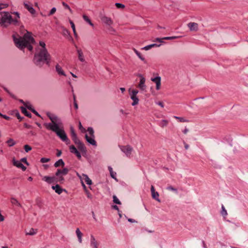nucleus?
<instances>
[{"label": "nucleus", "instance_id": "nucleus-1", "mask_svg": "<svg viewBox=\"0 0 248 248\" xmlns=\"http://www.w3.org/2000/svg\"><path fill=\"white\" fill-rule=\"evenodd\" d=\"M47 116L51 121V123H45L44 125L49 130L56 133L57 135L67 144L70 143V140L64 132L61 120L57 116L49 112L47 113Z\"/></svg>", "mask_w": 248, "mask_h": 248}, {"label": "nucleus", "instance_id": "nucleus-2", "mask_svg": "<svg viewBox=\"0 0 248 248\" xmlns=\"http://www.w3.org/2000/svg\"><path fill=\"white\" fill-rule=\"evenodd\" d=\"M34 62L38 66L42 67L45 63L48 64L51 61V56L48 53L44 42L40 41L36 48Z\"/></svg>", "mask_w": 248, "mask_h": 248}, {"label": "nucleus", "instance_id": "nucleus-3", "mask_svg": "<svg viewBox=\"0 0 248 248\" xmlns=\"http://www.w3.org/2000/svg\"><path fill=\"white\" fill-rule=\"evenodd\" d=\"M14 43L18 48L20 49H23L27 47L30 51H31L33 47L31 44L34 42V40L31 36V33L26 31L23 37L19 36L18 35H14L13 36Z\"/></svg>", "mask_w": 248, "mask_h": 248}, {"label": "nucleus", "instance_id": "nucleus-4", "mask_svg": "<svg viewBox=\"0 0 248 248\" xmlns=\"http://www.w3.org/2000/svg\"><path fill=\"white\" fill-rule=\"evenodd\" d=\"M15 15L13 17L8 12H1L0 13V26L2 28H7L11 24L18 25L19 23L20 15L17 12L13 13Z\"/></svg>", "mask_w": 248, "mask_h": 248}, {"label": "nucleus", "instance_id": "nucleus-5", "mask_svg": "<svg viewBox=\"0 0 248 248\" xmlns=\"http://www.w3.org/2000/svg\"><path fill=\"white\" fill-rule=\"evenodd\" d=\"M102 23L107 27L108 31L111 34L116 32L115 29L113 28L114 21L112 19L107 16L103 15L101 17Z\"/></svg>", "mask_w": 248, "mask_h": 248}, {"label": "nucleus", "instance_id": "nucleus-6", "mask_svg": "<svg viewBox=\"0 0 248 248\" xmlns=\"http://www.w3.org/2000/svg\"><path fill=\"white\" fill-rule=\"evenodd\" d=\"M70 131L72 139L75 143L77 145L78 149L81 152H85V147L84 144L78 139L77 134L74 131V128L72 126L70 127Z\"/></svg>", "mask_w": 248, "mask_h": 248}, {"label": "nucleus", "instance_id": "nucleus-7", "mask_svg": "<svg viewBox=\"0 0 248 248\" xmlns=\"http://www.w3.org/2000/svg\"><path fill=\"white\" fill-rule=\"evenodd\" d=\"M87 131L89 136L87 134L85 135V139L87 141L93 146H96V142L94 140V131L93 128L88 127Z\"/></svg>", "mask_w": 248, "mask_h": 248}, {"label": "nucleus", "instance_id": "nucleus-8", "mask_svg": "<svg viewBox=\"0 0 248 248\" xmlns=\"http://www.w3.org/2000/svg\"><path fill=\"white\" fill-rule=\"evenodd\" d=\"M69 171L67 168H63V170H58L56 172V176L57 177V181L62 183L64 181L63 176L66 175Z\"/></svg>", "mask_w": 248, "mask_h": 248}, {"label": "nucleus", "instance_id": "nucleus-9", "mask_svg": "<svg viewBox=\"0 0 248 248\" xmlns=\"http://www.w3.org/2000/svg\"><path fill=\"white\" fill-rule=\"evenodd\" d=\"M121 150L127 157H130L133 151V148L129 145L122 146L120 147Z\"/></svg>", "mask_w": 248, "mask_h": 248}, {"label": "nucleus", "instance_id": "nucleus-10", "mask_svg": "<svg viewBox=\"0 0 248 248\" xmlns=\"http://www.w3.org/2000/svg\"><path fill=\"white\" fill-rule=\"evenodd\" d=\"M140 78V82L138 85V87L142 91H144L146 90V86L145 85V78L143 75L139 74L138 75Z\"/></svg>", "mask_w": 248, "mask_h": 248}, {"label": "nucleus", "instance_id": "nucleus-11", "mask_svg": "<svg viewBox=\"0 0 248 248\" xmlns=\"http://www.w3.org/2000/svg\"><path fill=\"white\" fill-rule=\"evenodd\" d=\"M24 7L28 10V11L32 15H34L36 11L33 8L32 4L28 1H25L23 2Z\"/></svg>", "mask_w": 248, "mask_h": 248}, {"label": "nucleus", "instance_id": "nucleus-12", "mask_svg": "<svg viewBox=\"0 0 248 248\" xmlns=\"http://www.w3.org/2000/svg\"><path fill=\"white\" fill-rule=\"evenodd\" d=\"M151 81H152L155 84L156 90L157 91L159 90L161 88V77L158 76L154 78H152Z\"/></svg>", "mask_w": 248, "mask_h": 248}, {"label": "nucleus", "instance_id": "nucleus-13", "mask_svg": "<svg viewBox=\"0 0 248 248\" xmlns=\"http://www.w3.org/2000/svg\"><path fill=\"white\" fill-rule=\"evenodd\" d=\"M13 164L14 166L18 168H20L22 170L25 171L26 170V167H25L21 162L20 161L16 160L15 158L12 159Z\"/></svg>", "mask_w": 248, "mask_h": 248}, {"label": "nucleus", "instance_id": "nucleus-14", "mask_svg": "<svg viewBox=\"0 0 248 248\" xmlns=\"http://www.w3.org/2000/svg\"><path fill=\"white\" fill-rule=\"evenodd\" d=\"M187 26L192 31H197L199 30L198 24L195 22H190L188 23Z\"/></svg>", "mask_w": 248, "mask_h": 248}, {"label": "nucleus", "instance_id": "nucleus-15", "mask_svg": "<svg viewBox=\"0 0 248 248\" xmlns=\"http://www.w3.org/2000/svg\"><path fill=\"white\" fill-rule=\"evenodd\" d=\"M90 246L91 248H98V244L94 236L91 235Z\"/></svg>", "mask_w": 248, "mask_h": 248}, {"label": "nucleus", "instance_id": "nucleus-16", "mask_svg": "<svg viewBox=\"0 0 248 248\" xmlns=\"http://www.w3.org/2000/svg\"><path fill=\"white\" fill-rule=\"evenodd\" d=\"M69 150L71 153L75 154L78 158H81V156L80 153L74 145L70 146Z\"/></svg>", "mask_w": 248, "mask_h": 248}, {"label": "nucleus", "instance_id": "nucleus-17", "mask_svg": "<svg viewBox=\"0 0 248 248\" xmlns=\"http://www.w3.org/2000/svg\"><path fill=\"white\" fill-rule=\"evenodd\" d=\"M10 202L13 205H16L19 207H22V205L16 198L14 197L10 198Z\"/></svg>", "mask_w": 248, "mask_h": 248}, {"label": "nucleus", "instance_id": "nucleus-18", "mask_svg": "<svg viewBox=\"0 0 248 248\" xmlns=\"http://www.w3.org/2000/svg\"><path fill=\"white\" fill-rule=\"evenodd\" d=\"M52 188L58 194H61L62 191H65V189H62L59 185L52 186Z\"/></svg>", "mask_w": 248, "mask_h": 248}, {"label": "nucleus", "instance_id": "nucleus-19", "mask_svg": "<svg viewBox=\"0 0 248 248\" xmlns=\"http://www.w3.org/2000/svg\"><path fill=\"white\" fill-rule=\"evenodd\" d=\"M37 229L34 228H30L28 231H25V235H34L37 232Z\"/></svg>", "mask_w": 248, "mask_h": 248}, {"label": "nucleus", "instance_id": "nucleus-20", "mask_svg": "<svg viewBox=\"0 0 248 248\" xmlns=\"http://www.w3.org/2000/svg\"><path fill=\"white\" fill-rule=\"evenodd\" d=\"M76 233L78 238V241L79 243H81L82 242V236L83 234L80 231L79 228H77L76 230Z\"/></svg>", "mask_w": 248, "mask_h": 248}, {"label": "nucleus", "instance_id": "nucleus-21", "mask_svg": "<svg viewBox=\"0 0 248 248\" xmlns=\"http://www.w3.org/2000/svg\"><path fill=\"white\" fill-rule=\"evenodd\" d=\"M42 180L47 183L51 184L55 181V177L45 176L43 177Z\"/></svg>", "mask_w": 248, "mask_h": 248}, {"label": "nucleus", "instance_id": "nucleus-22", "mask_svg": "<svg viewBox=\"0 0 248 248\" xmlns=\"http://www.w3.org/2000/svg\"><path fill=\"white\" fill-rule=\"evenodd\" d=\"M56 70L59 75L66 76V74L60 65L57 64L56 65Z\"/></svg>", "mask_w": 248, "mask_h": 248}, {"label": "nucleus", "instance_id": "nucleus-23", "mask_svg": "<svg viewBox=\"0 0 248 248\" xmlns=\"http://www.w3.org/2000/svg\"><path fill=\"white\" fill-rule=\"evenodd\" d=\"M131 99L132 100V106H134L139 104V99L137 95H130Z\"/></svg>", "mask_w": 248, "mask_h": 248}, {"label": "nucleus", "instance_id": "nucleus-24", "mask_svg": "<svg viewBox=\"0 0 248 248\" xmlns=\"http://www.w3.org/2000/svg\"><path fill=\"white\" fill-rule=\"evenodd\" d=\"M82 181L84 180L87 185H91L92 184V180L89 178L88 176L86 174H82Z\"/></svg>", "mask_w": 248, "mask_h": 248}, {"label": "nucleus", "instance_id": "nucleus-25", "mask_svg": "<svg viewBox=\"0 0 248 248\" xmlns=\"http://www.w3.org/2000/svg\"><path fill=\"white\" fill-rule=\"evenodd\" d=\"M78 58L80 61L83 62L85 61V59L84 58L83 54L81 49H78L77 50Z\"/></svg>", "mask_w": 248, "mask_h": 248}, {"label": "nucleus", "instance_id": "nucleus-26", "mask_svg": "<svg viewBox=\"0 0 248 248\" xmlns=\"http://www.w3.org/2000/svg\"><path fill=\"white\" fill-rule=\"evenodd\" d=\"M81 185H82V186H83V188L87 195V196L88 198L89 199H92V195H91V194L89 192V191L87 190V187L85 185V184H84L83 182L82 181L81 182Z\"/></svg>", "mask_w": 248, "mask_h": 248}, {"label": "nucleus", "instance_id": "nucleus-27", "mask_svg": "<svg viewBox=\"0 0 248 248\" xmlns=\"http://www.w3.org/2000/svg\"><path fill=\"white\" fill-rule=\"evenodd\" d=\"M64 166V163L62 159H59L58 161H57L54 164V166L55 167H58L60 166L63 167Z\"/></svg>", "mask_w": 248, "mask_h": 248}, {"label": "nucleus", "instance_id": "nucleus-28", "mask_svg": "<svg viewBox=\"0 0 248 248\" xmlns=\"http://www.w3.org/2000/svg\"><path fill=\"white\" fill-rule=\"evenodd\" d=\"M151 194H152V198L153 199H155L158 202H160V200L158 198L159 194L157 192L155 191V192L151 193Z\"/></svg>", "mask_w": 248, "mask_h": 248}, {"label": "nucleus", "instance_id": "nucleus-29", "mask_svg": "<svg viewBox=\"0 0 248 248\" xmlns=\"http://www.w3.org/2000/svg\"><path fill=\"white\" fill-rule=\"evenodd\" d=\"M83 18L84 20L86 22H87L90 25H91L92 27L93 26V23L92 22L91 20H90V19L89 18L88 16H87L86 15H83Z\"/></svg>", "mask_w": 248, "mask_h": 248}, {"label": "nucleus", "instance_id": "nucleus-30", "mask_svg": "<svg viewBox=\"0 0 248 248\" xmlns=\"http://www.w3.org/2000/svg\"><path fill=\"white\" fill-rule=\"evenodd\" d=\"M134 52L136 54V55H137V56L139 58V59L141 60L142 61H145V58L144 57L142 56V55L140 54V53L137 50H136V49H133Z\"/></svg>", "mask_w": 248, "mask_h": 248}, {"label": "nucleus", "instance_id": "nucleus-31", "mask_svg": "<svg viewBox=\"0 0 248 248\" xmlns=\"http://www.w3.org/2000/svg\"><path fill=\"white\" fill-rule=\"evenodd\" d=\"M69 22H70V24H71V28H72V29L73 30V33L74 34L75 36V37H77L78 36V34H77V33L76 31V28H75V24H74V22L72 21H71V20H70Z\"/></svg>", "mask_w": 248, "mask_h": 248}, {"label": "nucleus", "instance_id": "nucleus-32", "mask_svg": "<svg viewBox=\"0 0 248 248\" xmlns=\"http://www.w3.org/2000/svg\"><path fill=\"white\" fill-rule=\"evenodd\" d=\"M20 108H21V111L23 113H24L26 116L29 117H31V114L30 113H29L26 110V108L23 107H20Z\"/></svg>", "mask_w": 248, "mask_h": 248}, {"label": "nucleus", "instance_id": "nucleus-33", "mask_svg": "<svg viewBox=\"0 0 248 248\" xmlns=\"http://www.w3.org/2000/svg\"><path fill=\"white\" fill-rule=\"evenodd\" d=\"M129 95H137L139 93V91L137 90H132L131 89H129L128 90Z\"/></svg>", "mask_w": 248, "mask_h": 248}, {"label": "nucleus", "instance_id": "nucleus-34", "mask_svg": "<svg viewBox=\"0 0 248 248\" xmlns=\"http://www.w3.org/2000/svg\"><path fill=\"white\" fill-rule=\"evenodd\" d=\"M7 143H8V145L10 147H12L15 145L16 142L15 140L12 139H10L9 140H7Z\"/></svg>", "mask_w": 248, "mask_h": 248}, {"label": "nucleus", "instance_id": "nucleus-35", "mask_svg": "<svg viewBox=\"0 0 248 248\" xmlns=\"http://www.w3.org/2000/svg\"><path fill=\"white\" fill-rule=\"evenodd\" d=\"M221 214L223 216H224V217H225L227 215V212L223 205H222V206H221Z\"/></svg>", "mask_w": 248, "mask_h": 248}, {"label": "nucleus", "instance_id": "nucleus-36", "mask_svg": "<svg viewBox=\"0 0 248 248\" xmlns=\"http://www.w3.org/2000/svg\"><path fill=\"white\" fill-rule=\"evenodd\" d=\"M113 202L116 204H121V202L115 195L113 196Z\"/></svg>", "mask_w": 248, "mask_h": 248}, {"label": "nucleus", "instance_id": "nucleus-37", "mask_svg": "<svg viewBox=\"0 0 248 248\" xmlns=\"http://www.w3.org/2000/svg\"><path fill=\"white\" fill-rule=\"evenodd\" d=\"M9 5L7 3H0V11L8 7Z\"/></svg>", "mask_w": 248, "mask_h": 248}, {"label": "nucleus", "instance_id": "nucleus-38", "mask_svg": "<svg viewBox=\"0 0 248 248\" xmlns=\"http://www.w3.org/2000/svg\"><path fill=\"white\" fill-rule=\"evenodd\" d=\"M62 4L66 9H68L71 14L73 13L72 9L70 8V7L67 4H66L64 2H62Z\"/></svg>", "mask_w": 248, "mask_h": 248}, {"label": "nucleus", "instance_id": "nucleus-39", "mask_svg": "<svg viewBox=\"0 0 248 248\" xmlns=\"http://www.w3.org/2000/svg\"><path fill=\"white\" fill-rule=\"evenodd\" d=\"M108 170L110 172V174L111 177L115 179V175L116 174V173H115L113 171L112 168L111 167H108Z\"/></svg>", "mask_w": 248, "mask_h": 248}, {"label": "nucleus", "instance_id": "nucleus-40", "mask_svg": "<svg viewBox=\"0 0 248 248\" xmlns=\"http://www.w3.org/2000/svg\"><path fill=\"white\" fill-rule=\"evenodd\" d=\"M78 127L81 132L85 133L86 132V129L82 126L80 122H79Z\"/></svg>", "mask_w": 248, "mask_h": 248}, {"label": "nucleus", "instance_id": "nucleus-41", "mask_svg": "<svg viewBox=\"0 0 248 248\" xmlns=\"http://www.w3.org/2000/svg\"><path fill=\"white\" fill-rule=\"evenodd\" d=\"M24 148L25 151L27 153L29 152L32 149V148L30 145H29L28 144L25 145L24 146Z\"/></svg>", "mask_w": 248, "mask_h": 248}, {"label": "nucleus", "instance_id": "nucleus-42", "mask_svg": "<svg viewBox=\"0 0 248 248\" xmlns=\"http://www.w3.org/2000/svg\"><path fill=\"white\" fill-rule=\"evenodd\" d=\"M56 11V8L55 7H53L50 10L49 13L48 14V16H50L52 15H53Z\"/></svg>", "mask_w": 248, "mask_h": 248}, {"label": "nucleus", "instance_id": "nucleus-43", "mask_svg": "<svg viewBox=\"0 0 248 248\" xmlns=\"http://www.w3.org/2000/svg\"><path fill=\"white\" fill-rule=\"evenodd\" d=\"M49 161H50V159L49 158H45V157L42 158L41 159V160H40L41 162H42L43 163H46V162H48Z\"/></svg>", "mask_w": 248, "mask_h": 248}, {"label": "nucleus", "instance_id": "nucleus-44", "mask_svg": "<svg viewBox=\"0 0 248 248\" xmlns=\"http://www.w3.org/2000/svg\"><path fill=\"white\" fill-rule=\"evenodd\" d=\"M178 38V36H171V37H164L163 39L164 40H173V39H176Z\"/></svg>", "mask_w": 248, "mask_h": 248}, {"label": "nucleus", "instance_id": "nucleus-45", "mask_svg": "<svg viewBox=\"0 0 248 248\" xmlns=\"http://www.w3.org/2000/svg\"><path fill=\"white\" fill-rule=\"evenodd\" d=\"M115 5L118 8H124V5L120 3H116Z\"/></svg>", "mask_w": 248, "mask_h": 248}, {"label": "nucleus", "instance_id": "nucleus-46", "mask_svg": "<svg viewBox=\"0 0 248 248\" xmlns=\"http://www.w3.org/2000/svg\"><path fill=\"white\" fill-rule=\"evenodd\" d=\"M24 105L27 108L30 109L31 110L33 109L32 108L31 105L29 103H26V104H24Z\"/></svg>", "mask_w": 248, "mask_h": 248}, {"label": "nucleus", "instance_id": "nucleus-47", "mask_svg": "<svg viewBox=\"0 0 248 248\" xmlns=\"http://www.w3.org/2000/svg\"><path fill=\"white\" fill-rule=\"evenodd\" d=\"M167 188V189H168L169 190H171V191H174L175 192H177V189L176 188H174L173 187H172L171 186H169Z\"/></svg>", "mask_w": 248, "mask_h": 248}, {"label": "nucleus", "instance_id": "nucleus-48", "mask_svg": "<svg viewBox=\"0 0 248 248\" xmlns=\"http://www.w3.org/2000/svg\"><path fill=\"white\" fill-rule=\"evenodd\" d=\"M161 124L163 126H166L168 124V121L166 120H163L161 121Z\"/></svg>", "mask_w": 248, "mask_h": 248}, {"label": "nucleus", "instance_id": "nucleus-49", "mask_svg": "<svg viewBox=\"0 0 248 248\" xmlns=\"http://www.w3.org/2000/svg\"><path fill=\"white\" fill-rule=\"evenodd\" d=\"M63 32L64 35H69V32L65 28H63Z\"/></svg>", "mask_w": 248, "mask_h": 248}, {"label": "nucleus", "instance_id": "nucleus-50", "mask_svg": "<svg viewBox=\"0 0 248 248\" xmlns=\"http://www.w3.org/2000/svg\"><path fill=\"white\" fill-rule=\"evenodd\" d=\"M156 104H157L158 105H159V106H160L162 108H164V104L163 103V102H162L161 101L156 102Z\"/></svg>", "mask_w": 248, "mask_h": 248}, {"label": "nucleus", "instance_id": "nucleus-51", "mask_svg": "<svg viewBox=\"0 0 248 248\" xmlns=\"http://www.w3.org/2000/svg\"><path fill=\"white\" fill-rule=\"evenodd\" d=\"M20 161H22L24 163H25L26 164H27V165H29V163H28L27 161V159L26 158H23L21 159Z\"/></svg>", "mask_w": 248, "mask_h": 248}, {"label": "nucleus", "instance_id": "nucleus-52", "mask_svg": "<svg viewBox=\"0 0 248 248\" xmlns=\"http://www.w3.org/2000/svg\"><path fill=\"white\" fill-rule=\"evenodd\" d=\"M163 40H164L163 39V38H156L155 40V41H157V42H160V43H162L163 42Z\"/></svg>", "mask_w": 248, "mask_h": 248}, {"label": "nucleus", "instance_id": "nucleus-53", "mask_svg": "<svg viewBox=\"0 0 248 248\" xmlns=\"http://www.w3.org/2000/svg\"><path fill=\"white\" fill-rule=\"evenodd\" d=\"M151 46H150V45H148V46H144V47L143 48V49H144V50H149V49H151Z\"/></svg>", "mask_w": 248, "mask_h": 248}, {"label": "nucleus", "instance_id": "nucleus-54", "mask_svg": "<svg viewBox=\"0 0 248 248\" xmlns=\"http://www.w3.org/2000/svg\"><path fill=\"white\" fill-rule=\"evenodd\" d=\"M189 131L188 128L185 127L184 130L183 131L184 134H186Z\"/></svg>", "mask_w": 248, "mask_h": 248}, {"label": "nucleus", "instance_id": "nucleus-55", "mask_svg": "<svg viewBox=\"0 0 248 248\" xmlns=\"http://www.w3.org/2000/svg\"><path fill=\"white\" fill-rule=\"evenodd\" d=\"M16 116L17 117V118L18 119H19L20 120L22 119L21 117L20 116L19 113L18 112H16Z\"/></svg>", "mask_w": 248, "mask_h": 248}, {"label": "nucleus", "instance_id": "nucleus-56", "mask_svg": "<svg viewBox=\"0 0 248 248\" xmlns=\"http://www.w3.org/2000/svg\"><path fill=\"white\" fill-rule=\"evenodd\" d=\"M120 112L122 114H124V115H127V114H128V113H127V112H125L123 109H120Z\"/></svg>", "mask_w": 248, "mask_h": 248}, {"label": "nucleus", "instance_id": "nucleus-57", "mask_svg": "<svg viewBox=\"0 0 248 248\" xmlns=\"http://www.w3.org/2000/svg\"><path fill=\"white\" fill-rule=\"evenodd\" d=\"M4 219V217L1 215V214H0V222L3 221Z\"/></svg>", "mask_w": 248, "mask_h": 248}, {"label": "nucleus", "instance_id": "nucleus-58", "mask_svg": "<svg viewBox=\"0 0 248 248\" xmlns=\"http://www.w3.org/2000/svg\"><path fill=\"white\" fill-rule=\"evenodd\" d=\"M150 45V46H151V48H152V47H155V46H159L160 45H156V44H151Z\"/></svg>", "mask_w": 248, "mask_h": 248}, {"label": "nucleus", "instance_id": "nucleus-59", "mask_svg": "<svg viewBox=\"0 0 248 248\" xmlns=\"http://www.w3.org/2000/svg\"><path fill=\"white\" fill-rule=\"evenodd\" d=\"M175 118L179 119L180 122H185V120L183 118L175 117Z\"/></svg>", "mask_w": 248, "mask_h": 248}, {"label": "nucleus", "instance_id": "nucleus-60", "mask_svg": "<svg viewBox=\"0 0 248 248\" xmlns=\"http://www.w3.org/2000/svg\"><path fill=\"white\" fill-rule=\"evenodd\" d=\"M24 126L27 128H31V126L28 124H27L25 123L24 124Z\"/></svg>", "mask_w": 248, "mask_h": 248}, {"label": "nucleus", "instance_id": "nucleus-61", "mask_svg": "<svg viewBox=\"0 0 248 248\" xmlns=\"http://www.w3.org/2000/svg\"><path fill=\"white\" fill-rule=\"evenodd\" d=\"M112 208L116 210H117L118 212H119V209L117 205H113L112 206Z\"/></svg>", "mask_w": 248, "mask_h": 248}, {"label": "nucleus", "instance_id": "nucleus-62", "mask_svg": "<svg viewBox=\"0 0 248 248\" xmlns=\"http://www.w3.org/2000/svg\"><path fill=\"white\" fill-rule=\"evenodd\" d=\"M2 117H3V118H4L5 119H6V120H10V117H8V116H6V115H3L2 116Z\"/></svg>", "mask_w": 248, "mask_h": 248}, {"label": "nucleus", "instance_id": "nucleus-63", "mask_svg": "<svg viewBox=\"0 0 248 248\" xmlns=\"http://www.w3.org/2000/svg\"><path fill=\"white\" fill-rule=\"evenodd\" d=\"M31 111L33 112L34 114H35L36 115L39 116H40L39 114L37 113V112H36L34 109H31Z\"/></svg>", "mask_w": 248, "mask_h": 248}, {"label": "nucleus", "instance_id": "nucleus-64", "mask_svg": "<svg viewBox=\"0 0 248 248\" xmlns=\"http://www.w3.org/2000/svg\"><path fill=\"white\" fill-rule=\"evenodd\" d=\"M151 193L153 192H155V188L153 186H151Z\"/></svg>", "mask_w": 248, "mask_h": 248}]
</instances>
